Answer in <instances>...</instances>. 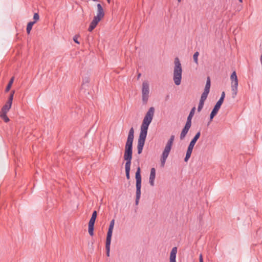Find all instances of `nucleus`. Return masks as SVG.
I'll list each match as a JSON object with an SVG mask.
<instances>
[{"label": "nucleus", "instance_id": "a19ab883", "mask_svg": "<svg viewBox=\"0 0 262 262\" xmlns=\"http://www.w3.org/2000/svg\"><path fill=\"white\" fill-rule=\"evenodd\" d=\"M241 3H242L243 0H238Z\"/></svg>", "mask_w": 262, "mask_h": 262}, {"label": "nucleus", "instance_id": "a878e982", "mask_svg": "<svg viewBox=\"0 0 262 262\" xmlns=\"http://www.w3.org/2000/svg\"><path fill=\"white\" fill-rule=\"evenodd\" d=\"M0 117L5 122H8L9 121V119L7 116V114L0 113Z\"/></svg>", "mask_w": 262, "mask_h": 262}, {"label": "nucleus", "instance_id": "0eeeda50", "mask_svg": "<svg viewBox=\"0 0 262 262\" xmlns=\"http://www.w3.org/2000/svg\"><path fill=\"white\" fill-rule=\"evenodd\" d=\"M149 94V84L147 82L144 81L142 83V98L144 104H146L148 100Z\"/></svg>", "mask_w": 262, "mask_h": 262}, {"label": "nucleus", "instance_id": "b1692460", "mask_svg": "<svg viewBox=\"0 0 262 262\" xmlns=\"http://www.w3.org/2000/svg\"><path fill=\"white\" fill-rule=\"evenodd\" d=\"M14 94V91H13L11 92L10 94L9 97V99L8 101H7V103L10 104V105H12L13 99V96Z\"/></svg>", "mask_w": 262, "mask_h": 262}, {"label": "nucleus", "instance_id": "58836bf2", "mask_svg": "<svg viewBox=\"0 0 262 262\" xmlns=\"http://www.w3.org/2000/svg\"><path fill=\"white\" fill-rule=\"evenodd\" d=\"M107 2L108 3H111V0H107Z\"/></svg>", "mask_w": 262, "mask_h": 262}, {"label": "nucleus", "instance_id": "4c0bfd02", "mask_svg": "<svg viewBox=\"0 0 262 262\" xmlns=\"http://www.w3.org/2000/svg\"><path fill=\"white\" fill-rule=\"evenodd\" d=\"M170 262H176V259H170Z\"/></svg>", "mask_w": 262, "mask_h": 262}, {"label": "nucleus", "instance_id": "f257e3e1", "mask_svg": "<svg viewBox=\"0 0 262 262\" xmlns=\"http://www.w3.org/2000/svg\"><path fill=\"white\" fill-rule=\"evenodd\" d=\"M134 129L131 127L128 132L127 141L125 145L124 159L126 161L125 169L126 177L127 180L130 179V170L133 155V143L134 138Z\"/></svg>", "mask_w": 262, "mask_h": 262}, {"label": "nucleus", "instance_id": "cd10ccee", "mask_svg": "<svg viewBox=\"0 0 262 262\" xmlns=\"http://www.w3.org/2000/svg\"><path fill=\"white\" fill-rule=\"evenodd\" d=\"M208 95V93H206V92H203L202 94L200 101L205 102V101L206 100V99L207 98Z\"/></svg>", "mask_w": 262, "mask_h": 262}, {"label": "nucleus", "instance_id": "6ab92c4d", "mask_svg": "<svg viewBox=\"0 0 262 262\" xmlns=\"http://www.w3.org/2000/svg\"><path fill=\"white\" fill-rule=\"evenodd\" d=\"M177 253V248L176 247L172 248L170 254V259H176Z\"/></svg>", "mask_w": 262, "mask_h": 262}, {"label": "nucleus", "instance_id": "dca6fc26", "mask_svg": "<svg viewBox=\"0 0 262 262\" xmlns=\"http://www.w3.org/2000/svg\"><path fill=\"white\" fill-rule=\"evenodd\" d=\"M155 113V108L154 107H150L146 114H145V117L148 118L149 119H151L152 120Z\"/></svg>", "mask_w": 262, "mask_h": 262}, {"label": "nucleus", "instance_id": "4468645a", "mask_svg": "<svg viewBox=\"0 0 262 262\" xmlns=\"http://www.w3.org/2000/svg\"><path fill=\"white\" fill-rule=\"evenodd\" d=\"M101 20L100 19L94 16L93 20L91 21L88 29V31L92 32L96 27L98 23Z\"/></svg>", "mask_w": 262, "mask_h": 262}, {"label": "nucleus", "instance_id": "423d86ee", "mask_svg": "<svg viewBox=\"0 0 262 262\" xmlns=\"http://www.w3.org/2000/svg\"><path fill=\"white\" fill-rule=\"evenodd\" d=\"M225 97V93L223 92L221 94V96L218 101L214 105L213 110H212L210 115V120L209 122H211L214 117L217 114L219 110H220L222 104L223 103L224 98Z\"/></svg>", "mask_w": 262, "mask_h": 262}, {"label": "nucleus", "instance_id": "473e14b6", "mask_svg": "<svg viewBox=\"0 0 262 262\" xmlns=\"http://www.w3.org/2000/svg\"><path fill=\"white\" fill-rule=\"evenodd\" d=\"M171 148V147L167 146V145H166L165 148H164V150L165 151H166V152L169 153L170 151Z\"/></svg>", "mask_w": 262, "mask_h": 262}, {"label": "nucleus", "instance_id": "1a4fd4ad", "mask_svg": "<svg viewBox=\"0 0 262 262\" xmlns=\"http://www.w3.org/2000/svg\"><path fill=\"white\" fill-rule=\"evenodd\" d=\"M152 121V119L144 117L141 126L140 133L144 134H147L148 126Z\"/></svg>", "mask_w": 262, "mask_h": 262}, {"label": "nucleus", "instance_id": "c9c22d12", "mask_svg": "<svg viewBox=\"0 0 262 262\" xmlns=\"http://www.w3.org/2000/svg\"><path fill=\"white\" fill-rule=\"evenodd\" d=\"M199 261H200V262H203V257H202V254H200V255L199 256Z\"/></svg>", "mask_w": 262, "mask_h": 262}, {"label": "nucleus", "instance_id": "2eb2a0df", "mask_svg": "<svg viewBox=\"0 0 262 262\" xmlns=\"http://www.w3.org/2000/svg\"><path fill=\"white\" fill-rule=\"evenodd\" d=\"M169 153L163 150L161 158V166L164 167Z\"/></svg>", "mask_w": 262, "mask_h": 262}, {"label": "nucleus", "instance_id": "393cba45", "mask_svg": "<svg viewBox=\"0 0 262 262\" xmlns=\"http://www.w3.org/2000/svg\"><path fill=\"white\" fill-rule=\"evenodd\" d=\"M174 135H171L170 136L169 139L168 140L166 145H167V146L171 147L172 145V143H173V142L174 141Z\"/></svg>", "mask_w": 262, "mask_h": 262}, {"label": "nucleus", "instance_id": "ea45409f", "mask_svg": "<svg viewBox=\"0 0 262 262\" xmlns=\"http://www.w3.org/2000/svg\"><path fill=\"white\" fill-rule=\"evenodd\" d=\"M140 76H141V74H139L138 75V78H139Z\"/></svg>", "mask_w": 262, "mask_h": 262}, {"label": "nucleus", "instance_id": "a211bd4d", "mask_svg": "<svg viewBox=\"0 0 262 262\" xmlns=\"http://www.w3.org/2000/svg\"><path fill=\"white\" fill-rule=\"evenodd\" d=\"M12 105H10L8 103H6L2 108L1 111L0 113H5L7 114V112L9 111Z\"/></svg>", "mask_w": 262, "mask_h": 262}, {"label": "nucleus", "instance_id": "bb28decb", "mask_svg": "<svg viewBox=\"0 0 262 262\" xmlns=\"http://www.w3.org/2000/svg\"><path fill=\"white\" fill-rule=\"evenodd\" d=\"M199 55V52H196L194 53V54L193 55V59L194 60V62L198 64V56Z\"/></svg>", "mask_w": 262, "mask_h": 262}, {"label": "nucleus", "instance_id": "c85d7f7f", "mask_svg": "<svg viewBox=\"0 0 262 262\" xmlns=\"http://www.w3.org/2000/svg\"><path fill=\"white\" fill-rule=\"evenodd\" d=\"M230 78H231V81L238 80L237 79V75H236V73L235 71H233L232 72V73L231 75Z\"/></svg>", "mask_w": 262, "mask_h": 262}, {"label": "nucleus", "instance_id": "6e6552de", "mask_svg": "<svg viewBox=\"0 0 262 262\" xmlns=\"http://www.w3.org/2000/svg\"><path fill=\"white\" fill-rule=\"evenodd\" d=\"M146 136V134L140 133L137 145V150L138 154H141L142 151Z\"/></svg>", "mask_w": 262, "mask_h": 262}, {"label": "nucleus", "instance_id": "f8f14e48", "mask_svg": "<svg viewBox=\"0 0 262 262\" xmlns=\"http://www.w3.org/2000/svg\"><path fill=\"white\" fill-rule=\"evenodd\" d=\"M156 178V169L155 168H151L149 179V183L151 186L155 185V179Z\"/></svg>", "mask_w": 262, "mask_h": 262}, {"label": "nucleus", "instance_id": "79ce46f5", "mask_svg": "<svg viewBox=\"0 0 262 262\" xmlns=\"http://www.w3.org/2000/svg\"><path fill=\"white\" fill-rule=\"evenodd\" d=\"M178 2H181V0H178Z\"/></svg>", "mask_w": 262, "mask_h": 262}, {"label": "nucleus", "instance_id": "5701e85b", "mask_svg": "<svg viewBox=\"0 0 262 262\" xmlns=\"http://www.w3.org/2000/svg\"><path fill=\"white\" fill-rule=\"evenodd\" d=\"M14 78L13 77L11 78V79L10 80L6 88V90H5V92H8L10 91L11 88V86L13 84V82L14 81Z\"/></svg>", "mask_w": 262, "mask_h": 262}, {"label": "nucleus", "instance_id": "2f4dec72", "mask_svg": "<svg viewBox=\"0 0 262 262\" xmlns=\"http://www.w3.org/2000/svg\"><path fill=\"white\" fill-rule=\"evenodd\" d=\"M33 19L35 22L39 19V16L37 13H35L33 16Z\"/></svg>", "mask_w": 262, "mask_h": 262}, {"label": "nucleus", "instance_id": "37998d69", "mask_svg": "<svg viewBox=\"0 0 262 262\" xmlns=\"http://www.w3.org/2000/svg\"><path fill=\"white\" fill-rule=\"evenodd\" d=\"M92 1H94V2L97 1V0H92Z\"/></svg>", "mask_w": 262, "mask_h": 262}, {"label": "nucleus", "instance_id": "e433bc0d", "mask_svg": "<svg viewBox=\"0 0 262 262\" xmlns=\"http://www.w3.org/2000/svg\"><path fill=\"white\" fill-rule=\"evenodd\" d=\"M84 82H85L86 83H89V78L85 79V80H84Z\"/></svg>", "mask_w": 262, "mask_h": 262}, {"label": "nucleus", "instance_id": "f03ea898", "mask_svg": "<svg viewBox=\"0 0 262 262\" xmlns=\"http://www.w3.org/2000/svg\"><path fill=\"white\" fill-rule=\"evenodd\" d=\"M174 64L173 80L176 85H179L181 82L182 68L178 57L175 58Z\"/></svg>", "mask_w": 262, "mask_h": 262}, {"label": "nucleus", "instance_id": "f3484780", "mask_svg": "<svg viewBox=\"0 0 262 262\" xmlns=\"http://www.w3.org/2000/svg\"><path fill=\"white\" fill-rule=\"evenodd\" d=\"M195 107H193L190 111V113H189V114L187 118V121H186V122H188L189 123H191V120H192V118L193 117V116H194V113H195Z\"/></svg>", "mask_w": 262, "mask_h": 262}, {"label": "nucleus", "instance_id": "aec40b11", "mask_svg": "<svg viewBox=\"0 0 262 262\" xmlns=\"http://www.w3.org/2000/svg\"><path fill=\"white\" fill-rule=\"evenodd\" d=\"M95 224L90 223H89V228L88 231L89 233L91 236H93L94 235V227Z\"/></svg>", "mask_w": 262, "mask_h": 262}, {"label": "nucleus", "instance_id": "39448f33", "mask_svg": "<svg viewBox=\"0 0 262 262\" xmlns=\"http://www.w3.org/2000/svg\"><path fill=\"white\" fill-rule=\"evenodd\" d=\"M200 135H201V132H200V131H199L195 134L194 137L193 138V139L190 141V142L188 145V148H187V150L186 151V156H185V157L184 159L185 162H187L188 159L190 158L191 153L192 152V150L194 147V146L195 144L196 143L197 140L200 138Z\"/></svg>", "mask_w": 262, "mask_h": 262}, {"label": "nucleus", "instance_id": "9b49d317", "mask_svg": "<svg viewBox=\"0 0 262 262\" xmlns=\"http://www.w3.org/2000/svg\"><path fill=\"white\" fill-rule=\"evenodd\" d=\"M238 80L231 81L232 97L234 98L237 93Z\"/></svg>", "mask_w": 262, "mask_h": 262}, {"label": "nucleus", "instance_id": "4be33fe9", "mask_svg": "<svg viewBox=\"0 0 262 262\" xmlns=\"http://www.w3.org/2000/svg\"><path fill=\"white\" fill-rule=\"evenodd\" d=\"M35 23V21H30L27 24V32L29 34L32 28L33 25Z\"/></svg>", "mask_w": 262, "mask_h": 262}, {"label": "nucleus", "instance_id": "7c9ffc66", "mask_svg": "<svg viewBox=\"0 0 262 262\" xmlns=\"http://www.w3.org/2000/svg\"><path fill=\"white\" fill-rule=\"evenodd\" d=\"M210 85H211L210 79L209 77H208L207 79L205 87L210 88Z\"/></svg>", "mask_w": 262, "mask_h": 262}, {"label": "nucleus", "instance_id": "9d476101", "mask_svg": "<svg viewBox=\"0 0 262 262\" xmlns=\"http://www.w3.org/2000/svg\"><path fill=\"white\" fill-rule=\"evenodd\" d=\"M191 126V123H189L188 122H186L185 125L183 128L181 134H180V139L183 140L186 137L187 134L188 133L190 127Z\"/></svg>", "mask_w": 262, "mask_h": 262}, {"label": "nucleus", "instance_id": "ddd939ff", "mask_svg": "<svg viewBox=\"0 0 262 262\" xmlns=\"http://www.w3.org/2000/svg\"><path fill=\"white\" fill-rule=\"evenodd\" d=\"M97 15L95 17L101 19L104 16V12L103 8L100 4H98Z\"/></svg>", "mask_w": 262, "mask_h": 262}, {"label": "nucleus", "instance_id": "c756f323", "mask_svg": "<svg viewBox=\"0 0 262 262\" xmlns=\"http://www.w3.org/2000/svg\"><path fill=\"white\" fill-rule=\"evenodd\" d=\"M204 102L200 101L199 106L198 107V111L200 112L203 107Z\"/></svg>", "mask_w": 262, "mask_h": 262}, {"label": "nucleus", "instance_id": "7ed1b4c3", "mask_svg": "<svg viewBox=\"0 0 262 262\" xmlns=\"http://www.w3.org/2000/svg\"><path fill=\"white\" fill-rule=\"evenodd\" d=\"M135 179L136 181V201L135 204L138 205L139 204V200L141 197V182L142 178L141 176V169L139 166L138 167L137 171L135 174Z\"/></svg>", "mask_w": 262, "mask_h": 262}, {"label": "nucleus", "instance_id": "72a5a7b5", "mask_svg": "<svg viewBox=\"0 0 262 262\" xmlns=\"http://www.w3.org/2000/svg\"><path fill=\"white\" fill-rule=\"evenodd\" d=\"M77 38L78 37L77 36H75L73 38V40L75 42L79 44V42L78 41Z\"/></svg>", "mask_w": 262, "mask_h": 262}, {"label": "nucleus", "instance_id": "412c9836", "mask_svg": "<svg viewBox=\"0 0 262 262\" xmlns=\"http://www.w3.org/2000/svg\"><path fill=\"white\" fill-rule=\"evenodd\" d=\"M97 211H94L92 213L91 218L90 219V220L89 221L90 223L95 224V221H96V219L97 217Z\"/></svg>", "mask_w": 262, "mask_h": 262}, {"label": "nucleus", "instance_id": "f704fd0d", "mask_svg": "<svg viewBox=\"0 0 262 262\" xmlns=\"http://www.w3.org/2000/svg\"><path fill=\"white\" fill-rule=\"evenodd\" d=\"M209 92H210V88L205 87L203 92H206V93L209 94Z\"/></svg>", "mask_w": 262, "mask_h": 262}, {"label": "nucleus", "instance_id": "20e7f679", "mask_svg": "<svg viewBox=\"0 0 262 262\" xmlns=\"http://www.w3.org/2000/svg\"><path fill=\"white\" fill-rule=\"evenodd\" d=\"M115 224V220H112L110 223L108 227V229L107 233V236L106 238V243H105V249H106V254L107 256H110V246L111 244V239L113 234V231Z\"/></svg>", "mask_w": 262, "mask_h": 262}]
</instances>
